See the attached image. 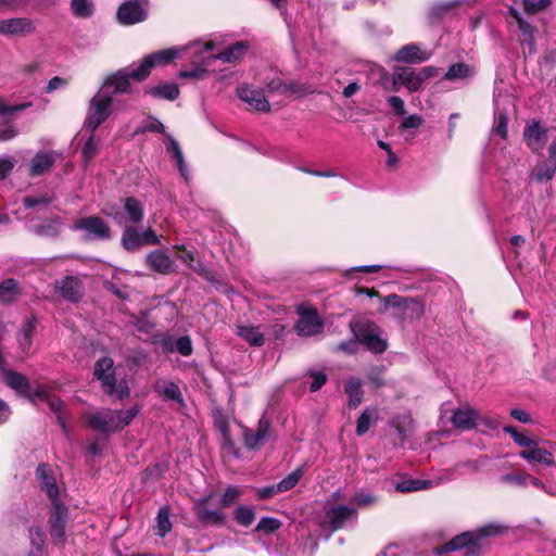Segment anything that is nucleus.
I'll use <instances>...</instances> for the list:
<instances>
[{
	"label": "nucleus",
	"mask_w": 556,
	"mask_h": 556,
	"mask_svg": "<svg viewBox=\"0 0 556 556\" xmlns=\"http://www.w3.org/2000/svg\"><path fill=\"white\" fill-rule=\"evenodd\" d=\"M280 525L281 523L279 520H277L275 518H270V517H265L260 520V522L256 527V530L263 531L265 533H271V532L276 531L277 529H279Z\"/></svg>",
	"instance_id": "obj_60"
},
{
	"label": "nucleus",
	"mask_w": 556,
	"mask_h": 556,
	"mask_svg": "<svg viewBox=\"0 0 556 556\" xmlns=\"http://www.w3.org/2000/svg\"><path fill=\"white\" fill-rule=\"evenodd\" d=\"M103 213L111 217L116 224L126 226V225H138L143 220L144 217V208L142 203L132 198H126L123 203L122 208H110L104 210Z\"/></svg>",
	"instance_id": "obj_5"
},
{
	"label": "nucleus",
	"mask_w": 556,
	"mask_h": 556,
	"mask_svg": "<svg viewBox=\"0 0 556 556\" xmlns=\"http://www.w3.org/2000/svg\"><path fill=\"white\" fill-rule=\"evenodd\" d=\"M165 346L168 351L174 352L177 351L184 356H189L192 353V343L189 337H180L177 340H167L165 341Z\"/></svg>",
	"instance_id": "obj_42"
},
{
	"label": "nucleus",
	"mask_w": 556,
	"mask_h": 556,
	"mask_svg": "<svg viewBox=\"0 0 556 556\" xmlns=\"http://www.w3.org/2000/svg\"><path fill=\"white\" fill-rule=\"evenodd\" d=\"M326 517L330 529L337 531L343 528L350 519L356 518V509L354 507L340 505L329 509Z\"/></svg>",
	"instance_id": "obj_21"
},
{
	"label": "nucleus",
	"mask_w": 556,
	"mask_h": 556,
	"mask_svg": "<svg viewBox=\"0 0 556 556\" xmlns=\"http://www.w3.org/2000/svg\"><path fill=\"white\" fill-rule=\"evenodd\" d=\"M113 98L110 91L100 89L89 101L87 116L84 127L94 132L112 113Z\"/></svg>",
	"instance_id": "obj_2"
},
{
	"label": "nucleus",
	"mask_w": 556,
	"mask_h": 556,
	"mask_svg": "<svg viewBox=\"0 0 556 556\" xmlns=\"http://www.w3.org/2000/svg\"><path fill=\"white\" fill-rule=\"evenodd\" d=\"M504 530V527L498 523H488L475 531L464 532L453 538L450 542L439 547V554L444 552H454L469 545H478L484 538L496 535Z\"/></svg>",
	"instance_id": "obj_3"
},
{
	"label": "nucleus",
	"mask_w": 556,
	"mask_h": 556,
	"mask_svg": "<svg viewBox=\"0 0 556 556\" xmlns=\"http://www.w3.org/2000/svg\"><path fill=\"white\" fill-rule=\"evenodd\" d=\"M166 149L172 153V159L176 161L181 177L187 181L189 179V173L185 163L182 151L178 142L170 136H168V143L166 144Z\"/></svg>",
	"instance_id": "obj_35"
},
{
	"label": "nucleus",
	"mask_w": 556,
	"mask_h": 556,
	"mask_svg": "<svg viewBox=\"0 0 556 556\" xmlns=\"http://www.w3.org/2000/svg\"><path fill=\"white\" fill-rule=\"evenodd\" d=\"M248 50L249 43L247 41H239L217 54L205 56V64L213 65L217 60L224 63H235L241 60Z\"/></svg>",
	"instance_id": "obj_18"
},
{
	"label": "nucleus",
	"mask_w": 556,
	"mask_h": 556,
	"mask_svg": "<svg viewBox=\"0 0 556 556\" xmlns=\"http://www.w3.org/2000/svg\"><path fill=\"white\" fill-rule=\"evenodd\" d=\"M434 483L429 479H405L395 484V490L402 493L432 489Z\"/></svg>",
	"instance_id": "obj_37"
},
{
	"label": "nucleus",
	"mask_w": 556,
	"mask_h": 556,
	"mask_svg": "<svg viewBox=\"0 0 556 556\" xmlns=\"http://www.w3.org/2000/svg\"><path fill=\"white\" fill-rule=\"evenodd\" d=\"M367 379L372 383L375 388H380L386 384L384 380V367L374 366L369 368L367 372Z\"/></svg>",
	"instance_id": "obj_53"
},
{
	"label": "nucleus",
	"mask_w": 556,
	"mask_h": 556,
	"mask_svg": "<svg viewBox=\"0 0 556 556\" xmlns=\"http://www.w3.org/2000/svg\"><path fill=\"white\" fill-rule=\"evenodd\" d=\"M200 48L201 41L198 40L181 48L165 49L151 53L143 58L142 61L137 65V72L135 76L139 81H141L150 75V72L154 66L165 65L185 52H191L192 54L198 55Z\"/></svg>",
	"instance_id": "obj_1"
},
{
	"label": "nucleus",
	"mask_w": 556,
	"mask_h": 556,
	"mask_svg": "<svg viewBox=\"0 0 556 556\" xmlns=\"http://www.w3.org/2000/svg\"><path fill=\"white\" fill-rule=\"evenodd\" d=\"M498 481L504 485L515 489H526L529 485H532L536 489L544 490L551 495H556L555 480H551L547 484H543V481L540 478L523 469H513L504 472L500 476Z\"/></svg>",
	"instance_id": "obj_4"
},
{
	"label": "nucleus",
	"mask_w": 556,
	"mask_h": 556,
	"mask_svg": "<svg viewBox=\"0 0 556 556\" xmlns=\"http://www.w3.org/2000/svg\"><path fill=\"white\" fill-rule=\"evenodd\" d=\"M62 222L59 217L43 220L37 226L36 231L41 236L55 237L61 230Z\"/></svg>",
	"instance_id": "obj_45"
},
{
	"label": "nucleus",
	"mask_w": 556,
	"mask_h": 556,
	"mask_svg": "<svg viewBox=\"0 0 556 556\" xmlns=\"http://www.w3.org/2000/svg\"><path fill=\"white\" fill-rule=\"evenodd\" d=\"M237 334L253 346H262L265 343L263 332L255 326H240Z\"/></svg>",
	"instance_id": "obj_36"
},
{
	"label": "nucleus",
	"mask_w": 556,
	"mask_h": 556,
	"mask_svg": "<svg viewBox=\"0 0 556 556\" xmlns=\"http://www.w3.org/2000/svg\"><path fill=\"white\" fill-rule=\"evenodd\" d=\"M403 307L409 318H419L425 311L422 303L414 299L406 300Z\"/></svg>",
	"instance_id": "obj_51"
},
{
	"label": "nucleus",
	"mask_w": 556,
	"mask_h": 556,
	"mask_svg": "<svg viewBox=\"0 0 556 556\" xmlns=\"http://www.w3.org/2000/svg\"><path fill=\"white\" fill-rule=\"evenodd\" d=\"M475 67L465 63L452 64L444 75L446 80H465L475 75Z\"/></svg>",
	"instance_id": "obj_34"
},
{
	"label": "nucleus",
	"mask_w": 556,
	"mask_h": 556,
	"mask_svg": "<svg viewBox=\"0 0 556 556\" xmlns=\"http://www.w3.org/2000/svg\"><path fill=\"white\" fill-rule=\"evenodd\" d=\"M483 462L479 459H468L465 462H459L455 465V469H457L458 475H464L465 471H469L472 473L479 472L482 467Z\"/></svg>",
	"instance_id": "obj_55"
},
{
	"label": "nucleus",
	"mask_w": 556,
	"mask_h": 556,
	"mask_svg": "<svg viewBox=\"0 0 556 556\" xmlns=\"http://www.w3.org/2000/svg\"><path fill=\"white\" fill-rule=\"evenodd\" d=\"M393 81L395 85L400 84L405 86L409 91H417L421 87L418 73L409 67L397 70L394 74Z\"/></svg>",
	"instance_id": "obj_28"
},
{
	"label": "nucleus",
	"mask_w": 556,
	"mask_h": 556,
	"mask_svg": "<svg viewBox=\"0 0 556 556\" xmlns=\"http://www.w3.org/2000/svg\"><path fill=\"white\" fill-rule=\"evenodd\" d=\"M54 161V153L52 152L37 153L30 162V175L40 176L47 173L53 166Z\"/></svg>",
	"instance_id": "obj_31"
},
{
	"label": "nucleus",
	"mask_w": 556,
	"mask_h": 556,
	"mask_svg": "<svg viewBox=\"0 0 556 556\" xmlns=\"http://www.w3.org/2000/svg\"><path fill=\"white\" fill-rule=\"evenodd\" d=\"M351 504L358 507L370 506L377 502V497L368 492H358L350 500Z\"/></svg>",
	"instance_id": "obj_58"
},
{
	"label": "nucleus",
	"mask_w": 556,
	"mask_h": 556,
	"mask_svg": "<svg viewBox=\"0 0 556 556\" xmlns=\"http://www.w3.org/2000/svg\"><path fill=\"white\" fill-rule=\"evenodd\" d=\"M551 4V0H523L525 11L530 14H535L540 11H543Z\"/></svg>",
	"instance_id": "obj_61"
},
{
	"label": "nucleus",
	"mask_w": 556,
	"mask_h": 556,
	"mask_svg": "<svg viewBox=\"0 0 556 556\" xmlns=\"http://www.w3.org/2000/svg\"><path fill=\"white\" fill-rule=\"evenodd\" d=\"M55 290L66 300L77 302L83 294V286L78 278L66 276L55 282Z\"/></svg>",
	"instance_id": "obj_23"
},
{
	"label": "nucleus",
	"mask_w": 556,
	"mask_h": 556,
	"mask_svg": "<svg viewBox=\"0 0 556 556\" xmlns=\"http://www.w3.org/2000/svg\"><path fill=\"white\" fill-rule=\"evenodd\" d=\"M72 10L77 16L88 17L93 12L92 0H72Z\"/></svg>",
	"instance_id": "obj_50"
},
{
	"label": "nucleus",
	"mask_w": 556,
	"mask_h": 556,
	"mask_svg": "<svg viewBox=\"0 0 556 556\" xmlns=\"http://www.w3.org/2000/svg\"><path fill=\"white\" fill-rule=\"evenodd\" d=\"M137 72V66L131 65L128 67H125L110 76H108L101 87L102 90H108L110 93L117 94V93H127L130 88V81L129 79L132 78L137 81L138 78L135 76Z\"/></svg>",
	"instance_id": "obj_13"
},
{
	"label": "nucleus",
	"mask_w": 556,
	"mask_h": 556,
	"mask_svg": "<svg viewBox=\"0 0 556 556\" xmlns=\"http://www.w3.org/2000/svg\"><path fill=\"white\" fill-rule=\"evenodd\" d=\"M425 123V119L419 114H412L408 116H405L403 121L401 122L399 129L400 130H408V129H417L420 126H422Z\"/></svg>",
	"instance_id": "obj_57"
},
{
	"label": "nucleus",
	"mask_w": 556,
	"mask_h": 556,
	"mask_svg": "<svg viewBox=\"0 0 556 556\" xmlns=\"http://www.w3.org/2000/svg\"><path fill=\"white\" fill-rule=\"evenodd\" d=\"M37 479L40 481L41 488L47 492L52 501V504L60 503L58 501L59 488L55 484V479L48 465L41 464L36 470Z\"/></svg>",
	"instance_id": "obj_25"
},
{
	"label": "nucleus",
	"mask_w": 556,
	"mask_h": 556,
	"mask_svg": "<svg viewBox=\"0 0 556 556\" xmlns=\"http://www.w3.org/2000/svg\"><path fill=\"white\" fill-rule=\"evenodd\" d=\"M156 530L160 536H165L172 530L169 513L165 507H162L159 510L156 517Z\"/></svg>",
	"instance_id": "obj_48"
},
{
	"label": "nucleus",
	"mask_w": 556,
	"mask_h": 556,
	"mask_svg": "<svg viewBox=\"0 0 556 556\" xmlns=\"http://www.w3.org/2000/svg\"><path fill=\"white\" fill-rule=\"evenodd\" d=\"M304 475V466H300L294 469L291 473H289L286 478H283L279 483H277V489L281 492H286L291 490L296 485L300 479Z\"/></svg>",
	"instance_id": "obj_47"
},
{
	"label": "nucleus",
	"mask_w": 556,
	"mask_h": 556,
	"mask_svg": "<svg viewBox=\"0 0 556 556\" xmlns=\"http://www.w3.org/2000/svg\"><path fill=\"white\" fill-rule=\"evenodd\" d=\"M267 437V426L260 425L257 431L252 432L251 430L245 429L243 439L244 444L248 448H256L261 446Z\"/></svg>",
	"instance_id": "obj_38"
},
{
	"label": "nucleus",
	"mask_w": 556,
	"mask_h": 556,
	"mask_svg": "<svg viewBox=\"0 0 556 556\" xmlns=\"http://www.w3.org/2000/svg\"><path fill=\"white\" fill-rule=\"evenodd\" d=\"M456 4H457V1L439 2L435 5H433V8L431 10V15H433L435 17H441L445 13L450 12L451 10H453Z\"/></svg>",
	"instance_id": "obj_63"
},
{
	"label": "nucleus",
	"mask_w": 556,
	"mask_h": 556,
	"mask_svg": "<svg viewBox=\"0 0 556 556\" xmlns=\"http://www.w3.org/2000/svg\"><path fill=\"white\" fill-rule=\"evenodd\" d=\"M238 97L249 103L254 110L269 112L270 104L261 90L252 89L248 85H242L237 90Z\"/></svg>",
	"instance_id": "obj_19"
},
{
	"label": "nucleus",
	"mask_w": 556,
	"mask_h": 556,
	"mask_svg": "<svg viewBox=\"0 0 556 556\" xmlns=\"http://www.w3.org/2000/svg\"><path fill=\"white\" fill-rule=\"evenodd\" d=\"M299 319L294 326L296 333L301 337L319 334L324 329V321L317 309L304 305L298 307Z\"/></svg>",
	"instance_id": "obj_8"
},
{
	"label": "nucleus",
	"mask_w": 556,
	"mask_h": 556,
	"mask_svg": "<svg viewBox=\"0 0 556 556\" xmlns=\"http://www.w3.org/2000/svg\"><path fill=\"white\" fill-rule=\"evenodd\" d=\"M509 12L518 24V28L521 34V37H520L521 46L523 47V49H526V48L528 49L529 54L534 53L535 52V37H534L535 28L531 24L526 22L516 9L510 8Z\"/></svg>",
	"instance_id": "obj_20"
},
{
	"label": "nucleus",
	"mask_w": 556,
	"mask_h": 556,
	"mask_svg": "<svg viewBox=\"0 0 556 556\" xmlns=\"http://www.w3.org/2000/svg\"><path fill=\"white\" fill-rule=\"evenodd\" d=\"M121 243L129 252L140 250L144 245L142 231H139L131 225H126L122 233Z\"/></svg>",
	"instance_id": "obj_26"
},
{
	"label": "nucleus",
	"mask_w": 556,
	"mask_h": 556,
	"mask_svg": "<svg viewBox=\"0 0 556 556\" xmlns=\"http://www.w3.org/2000/svg\"><path fill=\"white\" fill-rule=\"evenodd\" d=\"M146 264L160 274H170L175 270V262L162 250L150 252L146 257Z\"/></svg>",
	"instance_id": "obj_22"
},
{
	"label": "nucleus",
	"mask_w": 556,
	"mask_h": 556,
	"mask_svg": "<svg viewBox=\"0 0 556 556\" xmlns=\"http://www.w3.org/2000/svg\"><path fill=\"white\" fill-rule=\"evenodd\" d=\"M523 140L533 152H541L548 140V130L540 122H528L523 130Z\"/></svg>",
	"instance_id": "obj_15"
},
{
	"label": "nucleus",
	"mask_w": 556,
	"mask_h": 556,
	"mask_svg": "<svg viewBox=\"0 0 556 556\" xmlns=\"http://www.w3.org/2000/svg\"><path fill=\"white\" fill-rule=\"evenodd\" d=\"M155 391L161 395L164 400L176 401L179 404H182V396L178 386L172 381H157L155 384Z\"/></svg>",
	"instance_id": "obj_33"
},
{
	"label": "nucleus",
	"mask_w": 556,
	"mask_h": 556,
	"mask_svg": "<svg viewBox=\"0 0 556 556\" xmlns=\"http://www.w3.org/2000/svg\"><path fill=\"white\" fill-rule=\"evenodd\" d=\"M30 535L34 548L30 551L28 556H43V533L41 530L36 529L30 531Z\"/></svg>",
	"instance_id": "obj_52"
},
{
	"label": "nucleus",
	"mask_w": 556,
	"mask_h": 556,
	"mask_svg": "<svg viewBox=\"0 0 556 556\" xmlns=\"http://www.w3.org/2000/svg\"><path fill=\"white\" fill-rule=\"evenodd\" d=\"M552 448V444L547 446L543 442L535 441L528 450H521L518 455L529 463L542 466L543 468L541 470L543 471L544 469L554 468L556 472V463Z\"/></svg>",
	"instance_id": "obj_10"
},
{
	"label": "nucleus",
	"mask_w": 556,
	"mask_h": 556,
	"mask_svg": "<svg viewBox=\"0 0 556 556\" xmlns=\"http://www.w3.org/2000/svg\"><path fill=\"white\" fill-rule=\"evenodd\" d=\"M361 340L374 353H382L387 349V342L372 330L363 333Z\"/></svg>",
	"instance_id": "obj_40"
},
{
	"label": "nucleus",
	"mask_w": 556,
	"mask_h": 556,
	"mask_svg": "<svg viewBox=\"0 0 556 556\" xmlns=\"http://www.w3.org/2000/svg\"><path fill=\"white\" fill-rule=\"evenodd\" d=\"M118 412V424L121 425V430L129 425L131 420L138 415L139 408L137 406H132L127 410H117Z\"/></svg>",
	"instance_id": "obj_62"
},
{
	"label": "nucleus",
	"mask_w": 556,
	"mask_h": 556,
	"mask_svg": "<svg viewBox=\"0 0 556 556\" xmlns=\"http://www.w3.org/2000/svg\"><path fill=\"white\" fill-rule=\"evenodd\" d=\"M2 379L8 387L15 390L17 393L22 395L27 394L29 382L24 375L14 370L2 369Z\"/></svg>",
	"instance_id": "obj_29"
},
{
	"label": "nucleus",
	"mask_w": 556,
	"mask_h": 556,
	"mask_svg": "<svg viewBox=\"0 0 556 556\" xmlns=\"http://www.w3.org/2000/svg\"><path fill=\"white\" fill-rule=\"evenodd\" d=\"M542 377L548 381H556V356L545 363Z\"/></svg>",
	"instance_id": "obj_64"
},
{
	"label": "nucleus",
	"mask_w": 556,
	"mask_h": 556,
	"mask_svg": "<svg viewBox=\"0 0 556 556\" xmlns=\"http://www.w3.org/2000/svg\"><path fill=\"white\" fill-rule=\"evenodd\" d=\"M344 391L348 394V405L350 408H356L364 397L363 383L358 378H350L344 384Z\"/></svg>",
	"instance_id": "obj_32"
},
{
	"label": "nucleus",
	"mask_w": 556,
	"mask_h": 556,
	"mask_svg": "<svg viewBox=\"0 0 556 556\" xmlns=\"http://www.w3.org/2000/svg\"><path fill=\"white\" fill-rule=\"evenodd\" d=\"M71 229L83 231L88 240H109L112 237L110 226L98 216L78 218Z\"/></svg>",
	"instance_id": "obj_7"
},
{
	"label": "nucleus",
	"mask_w": 556,
	"mask_h": 556,
	"mask_svg": "<svg viewBox=\"0 0 556 556\" xmlns=\"http://www.w3.org/2000/svg\"><path fill=\"white\" fill-rule=\"evenodd\" d=\"M392 427L396 430L399 437L404 439L413 430V418L408 413L395 416L391 421Z\"/></svg>",
	"instance_id": "obj_39"
},
{
	"label": "nucleus",
	"mask_w": 556,
	"mask_h": 556,
	"mask_svg": "<svg viewBox=\"0 0 556 556\" xmlns=\"http://www.w3.org/2000/svg\"><path fill=\"white\" fill-rule=\"evenodd\" d=\"M148 0H127L117 10V21L122 25L141 23L148 17Z\"/></svg>",
	"instance_id": "obj_12"
},
{
	"label": "nucleus",
	"mask_w": 556,
	"mask_h": 556,
	"mask_svg": "<svg viewBox=\"0 0 556 556\" xmlns=\"http://www.w3.org/2000/svg\"><path fill=\"white\" fill-rule=\"evenodd\" d=\"M51 202V198L47 195H37V197H25L23 200V204L27 208H38L41 210L47 207Z\"/></svg>",
	"instance_id": "obj_54"
},
{
	"label": "nucleus",
	"mask_w": 556,
	"mask_h": 556,
	"mask_svg": "<svg viewBox=\"0 0 556 556\" xmlns=\"http://www.w3.org/2000/svg\"><path fill=\"white\" fill-rule=\"evenodd\" d=\"M35 31V24L27 17H11L0 21V35L7 37H26Z\"/></svg>",
	"instance_id": "obj_16"
},
{
	"label": "nucleus",
	"mask_w": 556,
	"mask_h": 556,
	"mask_svg": "<svg viewBox=\"0 0 556 556\" xmlns=\"http://www.w3.org/2000/svg\"><path fill=\"white\" fill-rule=\"evenodd\" d=\"M376 419H377V410L376 409H371V408L364 409L357 420L356 433L358 435H364L369 430L372 421Z\"/></svg>",
	"instance_id": "obj_44"
},
{
	"label": "nucleus",
	"mask_w": 556,
	"mask_h": 556,
	"mask_svg": "<svg viewBox=\"0 0 556 556\" xmlns=\"http://www.w3.org/2000/svg\"><path fill=\"white\" fill-rule=\"evenodd\" d=\"M23 294L20 282L13 278L4 279L0 283V303L12 304Z\"/></svg>",
	"instance_id": "obj_27"
},
{
	"label": "nucleus",
	"mask_w": 556,
	"mask_h": 556,
	"mask_svg": "<svg viewBox=\"0 0 556 556\" xmlns=\"http://www.w3.org/2000/svg\"><path fill=\"white\" fill-rule=\"evenodd\" d=\"M430 58V53L421 50L417 45H406L396 53V60L401 62L414 63L424 62Z\"/></svg>",
	"instance_id": "obj_30"
},
{
	"label": "nucleus",
	"mask_w": 556,
	"mask_h": 556,
	"mask_svg": "<svg viewBox=\"0 0 556 556\" xmlns=\"http://www.w3.org/2000/svg\"><path fill=\"white\" fill-rule=\"evenodd\" d=\"M149 93L156 98H163L173 101L178 98L179 89L175 84H162L151 88Z\"/></svg>",
	"instance_id": "obj_41"
},
{
	"label": "nucleus",
	"mask_w": 556,
	"mask_h": 556,
	"mask_svg": "<svg viewBox=\"0 0 556 556\" xmlns=\"http://www.w3.org/2000/svg\"><path fill=\"white\" fill-rule=\"evenodd\" d=\"M98 146L99 139L96 138L94 132H90L81 150L83 161L85 164H88L98 154Z\"/></svg>",
	"instance_id": "obj_46"
},
{
	"label": "nucleus",
	"mask_w": 556,
	"mask_h": 556,
	"mask_svg": "<svg viewBox=\"0 0 556 556\" xmlns=\"http://www.w3.org/2000/svg\"><path fill=\"white\" fill-rule=\"evenodd\" d=\"M86 422L93 429L103 432L111 433L121 430L118 424V412L110 408H104L98 412H90L84 415Z\"/></svg>",
	"instance_id": "obj_11"
},
{
	"label": "nucleus",
	"mask_w": 556,
	"mask_h": 556,
	"mask_svg": "<svg viewBox=\"0 0 556 556\" xmlns=\"http://www.w3.org/2000/svg\"><path fill=\"white\" fill-rule=\"evenodd\" d=\"M236 520L244 527H249L254 520V511L247 506H240L236 510Z\"/></svg>",
	"instance_id": "obj_56"
},
{
	"label": "nucleus",
	"mask_w": 556,
	"mask_h": 556,
	"mask_svg": "<svg viewBox=\"0 0 556 556\" xmlns=\"http://www.w3.org/2000/svg\"><path fill=\"white\" fill-rule=\"evenodd\" d=\"M504 431L508 433L514 442L518 444L519 446H522L523 450H528L536 440L518 432L514 427L506 426L504 427Z\"/></svg>",
	"instance_id": "obj_49"
},
{
	"label": "nucleus",
	"mask_w": 556,
	"mask_h": 556,
	"mask_svg": "<svg viewBox=\"0 0 556 556\" xmlns=\"http://www.w3.org/2000/svg\"><path fill=\"white\" fill-rule=\"evenodd\" d=\"M456 475H458V471H457V469H455V466H454L453 468L443 470L440 475H438L429 480L431 483H434L433 488H435V486H439L447 481L455 479Z\"/></svg>",
	"instance_id": "obj_59"
},
{
	"label": "nucleus",
	"mask_w": 556,
	"mask_h": 556,
	"mask_svg": "<svg viewBox=\"0 0 556 556\" xmlns=\"http://www.w3.org/2000/svg\"><path fill=\"white\" fill-rule=\"evenodd\" d=\"M451 422L456 429L460 430H470L476 427L478 422L486 425L490 429L497 427V422L481 417L478 410L469 405L456 408L452 414Z\"/></svg>",
	"instance_id": "obj_9"
},
{
	"label": "nucleus",
	"mask_w": 556,
	"mask_h": 556,
	"mask_svg": "<svg viewBox=\"0 0 556 556\" xmlns=\"http://www.w3.org/2000/svg\"><path fill=\"white\" fill-rule=\"evenodd\" d=\"M213 49H214V41L213 40H207L204 43L201 42V48L199 49L198 55H194L191 52H187L193 59V62L194 63L199 62V64L195 67H193L192 70H190V71H181L179 73V77H181V78H190V79H194V80L204 79L206 77V74H207V68L211 65H206L205 64V58L202 56V54H203V52L211 51Z\"/></svg>",
	"instance_id": "obj_17"
},
{
	"label": "nucleus",
	"mask_w": 556,
	"mask_h": 556,
	"mask_svg": "<svg viewBox=\"0 0 556 556\" xmlns=\"http://www.w3.org/2000/svg\"><path fill=\"white\" fill-rule=\"evenodd\" d=\"M197 518L210 526H222L225 522V515L218 509H210L206 506V498L198 501L193 506Z\"/></svg>",
	"instance_id": "obj_24"
},
{
	"label": "nucleus",
	"mask_w": 556,
	"mask_h": 556,
	"mask_svg": "<svg viewBox=\"0 0 556 556\" xmlns=\"http://www.w3.org/2000/svg\"><path fill=\"white\" fill-rule=\"evenodd\" d=\"M113 361L110 357H102L94 364V376L102 381L104 391L108 394L116 395L123 399L128 394V389L125 384H116V379L113 374Z\"/></svg>",
	"instance_id": "obj_6"
},
{
	"label": "nucleus",
	"mask_w": 556,
	"mask_h": 556,
	"mask_svg": "<svg viewBox=\"0 0 556 556\" xmlns=\"http://www.w3.org/2000/svg\"><path fill=\"white\" fill-rule=\"evenodd\" d=\"M50 516V534L53 542L63 545L65 542V528L68 520L67 508L61 503H54Z\"/></svg>",
	"instance_id": "obj_14"
},
{
	"label": "nucleus",
	"mask_w": 556,
	"mask_h": 556,
	"mask_svg": "<svg viewBox=\"0 0 556 556\" xmlns=\"http://www.w3.org/2000/svg\"><path fill=\"white\" fill-rule=\"evenodd\" d=\"M36 329V319L28 318L23 325L21 329V333L18 337V342L23 351L29 349L31 344V338Z\"/></svg>",
	"instance_id": "obj_43"
}]
</instances>
